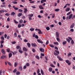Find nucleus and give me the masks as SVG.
<instances>
[{"instance_id": "f257e3e1", "label": "nucleus", "mask_w": 75, "mask_h": 75, "mask_svg": "<svg viewBox=\"0 0 75 75\" xmlns=\"http://www.w3.org/2000/svg\"><path fill=\"white\" fill-rule=\"evenodd\" d=\"M35 30L38 31H39V32H38V34H42V33L41 32V30H40L39 29H37V28L35 29Z\"/></svg>"}, {"instance_id": "f03ea898", "label": "nucleus", "mask_w": 75, "mask_h": 75, "mask_svg": "<svg viewBox=\"0 0 75 75\" xmlns=\"http://www.w3.org/2000/svg\"><path fill=\"white\" fill-rule=\"evenodd\" d=\"M31 45L32 47H35L37 46V44L35 43H32Z\"/></svg>"}, {"instance_id": "7ed1b4c3", "label": "nucleus", "mask_w": 75, "mask_h": 75, "mask_svg": "<svg viewBox=\"0 0 75 75\" xmlns=\"http://www.w3.org/2000/svg\"><path fill=\"white\" fill-rule=\"evenodd\" d=\"M1 52L4 55H5V54H6V51H4V49H1Z\"/></svg>"}, {"instance_id": "20e7f679", "label": "nucleus", "mask_w": 75, "mask_h": 75, "mask_svg": "<svg viewBox=\"0 0 75 75\" xmlns=\"http://www.w3.org/2000/svg\"><path fill=\"white\" fill-rule=\"evenodd\" d=\"M56 38L59 37V33L57 32H56Z\"/></svg>"}, {"instance_id": "39448f33", "label": "nucleus", "mask_w": 75, "mask_h": 75, "mask_svg": "<svg viewBox=\"0 0 75 75\" xmlns=\"http://www.w3.org/2000/svg\"><path fill=\"white\" fill-rule=\"evenodd\" d=\"M57 58L59 59V61H62L63 60V59H62V58H61L59 56H57Z\"/></svg>"}, {"instance_id": "423d86ee", "label": "nucleus", "mask_w": 75, "mask_h": 75, "mask_svg": "<svg viewBox=\"0 0 75 75\" xmlns=\"http://www.w3.org/2000/svg\"><path fill=\"white\" fill-rule=\"evenodd\" d=\"M74 26H75V23H73L71 24V25L70 28H73V27H74Z\"/></svg>"}, {"instance_id": "0eeeda50", "label": "nucleus", "mask_w": 75, "mask_h": 75, "mask_svg": "<svg viewBox=\"0 0 75 75\" xmlns=\"http://www.w3.org/2000/svg\"><path fill=\"white\" fill-rule=\"evenodd\" d=\"M13 7L15 10H18V8L16 7L15 6H13Z\"/></svg>"}, {"instance_id": "6e6552de", "label": "nucleus", "mask_w": 75, "mask_h": 75, "mask_svg": "<svg viewBox=\"0 0 75 75\" xmlns=\"http://www.w3.org/2000/svg\"><path fill=\"white\" fill-rule=\"evenodd\" d=\"M37 41L39 43H41V44H43V42L42 41H41L39 39H38Z\"/></svg>"}, {"instance_id": "1a4fd4ad", "label": "nucleus", "mask_w": 75, "mask_h": 75, "mask_svg": "<svg viewBox=\"0 0 75 75\" xmlns=\"http://www.w3.org/2000/svg\"><path fill=\"white\" fill-rule=\"evenodd\" d=\"M23 51H24L25 52L27 51L28 50L25 47H24L23 48Z\"/></svg>"}, {"instance_id": "9d476101", "label": "nucleus", "mask_w": 75, "mask_h": 75, "mask_svg": "<svg viewBox=\"0 0 75 75\" xmlns=\"http://www.w3.org/2000/svg\"><path fill=\"white\" fill-rule=\"evenodd\" d=\"M27 45L28 48H30V47H31V44H30V43H27Z\"/></svg>"}, {"instance_id": "9b49d317", "label": "nucleus", "mask_w": 75, "mask_h": 75, "mask_svg": "<svg viewBox=\"0 0 75 75\" xmlns=\"http://www.w3.org/2000/svg\"><path fill=\"white\" fill-rule=\"evenodd\" d=\"M24 13H25V14H26V13L27 12V9L26 8H25L24 9Z\"/></svg>"}, {"instance_id": "f8f14e48", "label": "nucleus", "mask_w": 75, "mask_h": 75, "mask_svg": "<svg viewBox=\"0 0 75 75\" xmlns=\"http://www.w3.org/2000/svg\"><path fill=\"white\" fill-rule=\"evenodd\" d=\"M39 7L40 9H41L42 10L44 9V8L42 7V5H40L39 6Z\"/></svg>"}, {"instance_id": "ddd939ff", "label": "nucleus", "mask_w": 75, "mask_h": 75, "mask_svg": "<svg viewBox=\"0 0 75 75\" xmlns=\"http://www.w3.org/2000/svg\"><path fill=\"white\" fill-rule=\"evenodd\" d=\"M5 58H7V57L5 55H2L1 57V58H2V59H4Z\"/></svg>"}, {"instance_id": "4468645a", "label": "nucleus", "mask_w": 75, "mask_h": 75, "mask_svg": "<svg viewBox=\"0 0 75 75\" xmlns=\"http://www.w3.org/2000/svg\"><path fill=\"white\" fill-rule=\"evenodd\" d=\"M72 14H71L69 17V20H70L71 19V18H72Z\"/></svg>"}, {"instance_id": "2eb2a0df", "label": "nucleus", "mask_w": 75, "mask_h": 75, "mask_svg": "<svg viewBox=\"0 0 75 75\" xmlns=\"http://www.w3.org/2000/svg\"><path fill=\"white\" fill-rule=\"evenodd\" d=\"M52 71V67H50L49 68V71L50 72H51Z\"/></svg>"}, {"instance_id": "dca6fc26", "label": "nucleus", "mask_w": 75, "mask_h": 75, "mask_svg": "<svg viewBox=\"0 0 75 75\" xmlns=\"http://www.w3.org/2000/svg\"><path fill=\"white\" fill-rule=\"evenodd\" d=\"M46 0H41L40 1L41 3H43L44 2H46Z\"/></svg>"}, {"instance_id": "f3484780", "label": "nucleus", "mask_w": 75, "mask_h": 75, "mask_svg": "<svg viewBox=\"0 0 75 75\" xmlns=\"http://www.w3.org/2000/svg\"><path fill=\"white\" fill-rule=\"evenodd\" d=\"M70 10V8H67V9L66 10V11H67V12L68 11H69Z\"/></svg>"}, {"instance_id": "a211bd4d", "label": "nucleus", "mask_w": 75, "mask_h": 75, "mask_svg": "<svg viewBox=\"0 0 75 75\" xmlns=\"http://www.w3.org/2000/svg\"><path fill=\"white\" fill-rule=\"evenodd\" d=\"M18 65V63L17 62H15L14 63V67H17V65Z\"/></svg>"}, {"instance_id": "6ab92c4d", "label": "nucleus", "mask_w": 75, "mask_h": 75, "mask_svg": "<svg viewBox=\"0 0 75 75\" xmlns=\"http://www.w3.org/2000/svg\"><path fill=\"white\" fill-rule=\"evenodd\" d=\"M54 44V45H58L59 44L58 43V42H54L53 43Z\"/></svg>"}, {"instance_id": "aec40b11", "label": "nucleus", "mask_w": 75, "mask_h": 75, "mask_svg": "<svg viewBox=\"0 0 75 75\" xmlns=\"http://www.w3.org/2000/svg\"><path fill=\"white\" fill-rule=\"evenodd\" d=\"M40 71L41 74L43 75H44V71H43V70H42V69H41Z\"/></svg>"}, {"instance_id": "412c9836", "label": "nucleus", "mask_w": 75, "mask_h": 75, "mask_svg": "<svg viewBox=\"0 0 75 75\" xmlns=\"http://www.w3.org/2000/svg\"><path fill=\"white\" fill-rule=\"evenodd\" d=\"M71 44H72V45H74V41L73 40H72L71 41Z\"/></svg>"}, {"instance_id": "4be33fe9", "label": "nucleus", "mask_w": 75, "mask_h": 75, "mask_svg": "<svg viewBox=\"0 0 75 75\" xmlns=\"http://www.w3.org/2000/svg\"><path fill=\"white\" fill-rule=\"evenodd\" d=\"M67 41H65L64 42H63V45H65L66 44H67Z\"/></svg>"}, {"instance_id": "5701e85b", "label": "nucleus", "mask_w": 75, "mask_h": 75, "mask_svg": "<svg viewBox=\"0 0 75 75\" xmlns=\"http://www.w3.org/2000/svg\"><path fill=\"white\" fill-rule=\"evenodd\" d=\"M72 55V53H68L67 55V57H69V56H71Z\"/></svg>"}, {"instance_id": "b1692460", "label": "nucleus", "mask_w": 75, "mask_h": 75, "mask_svg": "<svg viewBox=\"0 0 75 75\" xmlns=\"http://www.w3.org/2000/svg\"><path fill=\"white\" fill-rule=\"evenodd\" d=\"M22 13H19L18 14V17H20V16H22Z\"/></svg>"}, {"instance_id": "393cba45", "label": "nucleus", "mask_w": 75, "mask_h": 75, "mask_svg": "<svg viewBox=\"0 0 75 75\" xmlns=\"http://www.w3.org/2000/svg\"><path fill=\"white\" fill-rule=\"evenodd\" d=\"M11 52L12 53L13 55H16V53H17V52Z\"/></svg>"}, {"instance_id": "a878e982", "label": "nucleus", "mask_w": 75, "mask_h": 75, "mask_svg": "<svg viewBox=\"0 0 75 75\" xmlns=\"http://www.w3.org/2000/svg\"><path fill=\"white\" fill-rule=\"evenodd\" d=\"M1 7H6V6L4 5H2L1 6Z\"/></svg>"}, {"instance_id": "bb28decb", "label": "nucleus", "mask_w": 75, "mask_h": 75, "mask_svg": "<svg viewBox=\"0 0 75 75\" xmlns=\"http://www.w3.org/2000/svg\"><path fill=\"white\" fill-rule=\"evenodd\" d=\"M12 56V54L11 53H10L8 55L9 58H10Z\"/></svg>"}, {"instance_id": "cd10ccee", "label": "nucleus", "mask_w": 75, "mask_h": 75, "mask_svg": "<svg viewBox=\"0 0 75 75\" xmlns=\"http://www.w3.org/2000/svg\"><path fill=\"white\" fill-rule=\"evenodd\" d=\"M35 57L36 58H37V59H38V60L40 59V57H39V56L36 55L35 56Z\"/></svg>"}, {"instance_id": "c85d7f7f", "label": "nucleus", "mask_w": 75, "mask_h": 75, "mask_svg": "<svg viewBox=\"0 0 75 75\" xmlns=\"http://www.w3.org/2000/svg\"><path fill=\"white\" fill-rule=\"evenodd\" d=\"M13 21L15 24H18V22L16 21L15 19L13 20Z\"/></svg>"}, {"instance_id": "c756f323", "label": "nucleus", "mask_w": 75, "mask_h": 75, "mask_svg": "<svg viewBox=\"0 0 75 75\" xmlns=\"http://www.w3.org/2000/svg\"><path fill=\"white\" fill-rule=\"evenodd\" d=\"M46 28L47 31L49 30L50 29V28L48 27H47Z\"/></svg>"}, {"instance_id": "7c9ffc66", "label": "nucleus", "mask_w": 75, "mask_h": 75, "mask_svg": "<svg viewBox=\"0 0 75 75\" xmlns=\"http://www.w3.org/2000/svg\"><path fill=\"white\" fill-rule=\"evenodd\" d=\"M54 11H59V9H55Z\"/></svg>"}, {"instance_id": "2f4dec72", "label": "nucleus", "mask_w": 75, "mask_h": 75, "mask_svg": "<svg viewBox=\"0 0 75 75\" xmlns=\"http://www.w3.org/2000/svg\"><path fill=\"white\" fill-rule=\"evenodd\" d=\"M50 47H52V48H54V45H51L50 44V45H49Z\"/></svg>"}, {"instance_id": "473e14b6", "label": "nucleus", "mask_w": 75, "mask_h": 75, "mask_svg": "<svg viewBox=\"0 0 75 75\" xmlns=\"http://www.w3.org/2000/svg\"><path fill=\"white\" fill-rule=\"evenodd\" d=\"M66 40L67 41H68V42H70V40L68 38H66Z\"/></svg>"}, {"instance_id": "72a5a7b5", "label": "nucleus", "mask_w": 75, "mask_h": 75, "mask_svg": "<svg viewBox=\"0 0 75 75\" xmlns=\"http://www.w3.org/2000/svg\"><path fill=\"white\" fill-rule=\"evenodd\" d=\"M4 13V11L3 10L0 11V14H1V13Z\"/></svg>"}, {"instance_id": "f704fd0d", "label": "nucleus", "mask_w": 75, "mask_h": 75, "mask_svg": "<svg viewBox=\"0 0 75 75\" xmlns=\"http://www.w3.org/2000/svg\"><path fill=\"white\" fill-rule=\"evenodd\" d=\"M16 71H17V69H15L13 71V73H15V72H16Z\"/></svg>"}, {"instance_id": "c9c22d12", "label": "nucleus", "mask_w": 75, "mask_h": 75, "mask_svg": "<svg viewBox=\"0 0 75 75\" xmlns=\"http://www.w3.org/2000/svg\"><path fill=\"white\" fill-rule=\"evenodd\" d=\"M14 36L15 37H17V33H14Z\"/></svg>"}, {"instance_id": "e433bc0d", "label": "nucleus", "mask_w": 75, "mask_h": 75, "mask_svg": "<svg viewBox=\"0 0 75 75\" xmlns=\"http://www.w3.org/2000/svg\"><path fill=\"white\" fill-rule=\"evenodd\" d=\"M6 51L8 52H10V49L9 48H8L6 49Z\"/></svg>"}, {"instance_id": "4c0bfd02", "label": "nucleus", "mask_w": 75, "mask_h": 75, "mask_svg": "<svg viewBox=\"0 0 75 75\" xmlns=\"http://www.w3.org/2000/svg\"><path fill=\"white\" fill-rule=\"evenodd\" d=\"M33 14L29 15V17H33Z\"/></svg>"}, {"instance_id": "58836bf2", "label": "nucleus", "mask_w": 75, "mask_h": 75, "mask_svg": "<svg viewBox=\"0 0 75 75\" xmlns=\"http://www.w3.org/2000/svg\"><path fill=\"white\" fill-rule=\"evenodd\" d=\"M20 48V46L18 45L16 47V49H17V50H18V49H19Z\"/></svg>"}, {"instance_id": "ea45409f", "label": "nucleus", "mask_w": 75, "mask_h": 75, "mask_svg": "<svg viewBox=\"0 0 75 75\" xmlns=\"http://www.w3.org/2000/svg\"><path fill=\"white\" fill-rule=\"evenodd\" d=\"M55 52H56V53H57V54H59V51L57 50H55Z\"/></svg>"}, {"instance_id": "a19ab883", "label": "nucleus", "mask_w": 75, "mask_h": 75, "mask_svg": "<svg viewBox=\"0 0 75 75\" xmlns=\"http://www.w3.org/2000/svg\"><path fill=\"white\" fill-rule=\"evenodd\" d=\"M23 10H21L20 9H19L18 11L19 12H23Z\"/></svg>"}, {"instance_id": "79ce46f5", "label": "nucleus", "mask_w": 75, "mask_h": 75, "mask_svg": "<svg viewBox=\"0 0 75 75\" xmlns=\"http://www.w3.org/2000/svg\"><path fill=\"white\" fill-rule=\"evenodd\" d=\"M5 16H10V14L9 13H6L5 14Z\"/></svg>"}, {"instance_id": "37998d69", "label": "nucleus", "mask_w": 75, "mask_h": 75, "mask_svg": "<svg viewBox=\"0 0 75 75\" xmlns=\"http://www.w3.org/2000/svg\"><path fill=\"white\" fill-rule=\"evenodd\" d=\"M66 63H67V64H68V63H69V60H67L66 61Z\"/></svg>"}, {"instance_id": "c03bdc74", "label": "nucleus", "mask_w": 75, "mask_h": 75, "mask_svg": "<svg viewBox=\"0 0 75 75\" xmlns=\"http://www.w3.org/2000/svg\"><path fill=\"white\" fill-rule=\"evenodd\" d=\"M30 31H33L34 30V28H30Z\"/></svg>"}, {"instance_id": "a18cd8bd", "label": "nucleus", "mask_w": 75, "mask_h": 75, "mask_svg": "<svg viewBox=\"0 0 75 75\" xmlns=\"http://www.w3.org/2000/svg\"><path fill=\"white\" fill-rule=\"evenodd\" d=\"M26 65L27 67H29L30 66V64H29V63H27L26 64Z\"/></svg>"}, {"instance_id": "49530a36", "label": "nucleus", "mask_w": 75, "mask_h": 75, "mask_svg": "<svg viewBox=\"0 0 75 75\" xmlns=\"http://www.w3.org/2000/svg\"><path fill=\"white\" fill-rule=\"evenodd\" d=\"M54 55H55L56 56H57L58 55V54H57V53L55 52L54 53Z\"/></svg>"}, {"instance_id": "de8ad7c7", "label": "nucleus", "mask_w": 75, "mask_h": 75, "mask_svg": "<svg viewBox=\"0 0 75 75\" xmlns=\"http://www.w3.org/2000/svg\"><path fill=\"white\" fill-rule=\"evenodd\" d=\"M18 28H20L21 27V24H19L18 25Z\"/></svg>"}, {"instance_id": "09e8293b", "label": "nucleus", "mask_w": 75, "mask_h": 75, "mask_svg": "<svg viewBox=\"0 0 75 75\" xmlns=\"http://www.w3.org/2000/svg\"><path fill=\"white\" fill-rule=\"evenodd\" d=\"M16 75H19V74H20V72L18 71L16 72Z\"/></svg>"}, {"instance_id": "8fccbe9b", "label": "nucleus", "mask_w": 75, "mask_h": 75, "mask_svg": "<svg viewBox=\"0 0 75 75\" xmlns=\"http://www.w3.org/2000/svg\"><path fill=\"white\" fill-rule=\"evenodd\" d=\"M23 20H20V21H19L20 23H23Z\"/></svg>"}, {"instance_id": "3c124183", "label": "nucleus", "mask_w": 75, "mask_h": 75, "mask_svg": "<svg viewBox=\"0 0 75 75\" xmlns=\"http://www.w3.org/2000/svg\"><path fill=\"white\" fill-rule=\"evenodd\" d=\"M49 43V41L47 40L46 43V45H48V44Z\"/></svg>"}, {"instance_id": "603ef678", "label": "nucleus", "mask_w": 75, "mask_h": 75, "mask_svg": "<svg viewBox=\"0 0 75 75\" xmlns=\"http://www.w3.org/2000/svg\"><path fill=\"white\" fill-rule=\"evenodd\" d=\"M11 15H13V16H14L15 15V13L14 12H13L11 13Z\"/></svg>"}, {"instance_id": "864d4df0", "label": "nucleus", "mask_w": 75, "mask_h": 75, "mask_svg": "<svg viewBox=\"0 0 75 75\" xmlns=\"http://www.w3.org/2000/svg\"><path fill=\"white\" fill-rule=\"evenodd\" d=\"M4 43V40H2L0 42L1 44H3Z\"/></svg>"}, {"instance_id": "5fc2aeb1", "label": "nucleus", "mask_w": 75, "mask_h": 75, "mask_svg": "<svg viewBox=\"0 0 75 75\" xmlns=\"http://www.w3.org/2000/svg\"><path fill=\"white\" fill-rule=\"evenodd\" d=\"M56 39L57 41H58V42H59V38H57Z\"/></svg>"}, {"instance_id": "6e6d98bb", "label": "nucleus", "mask_w": 75, "mask_h": 75, "mask_svg": "<svg viewBox=\"0 0 75 75\" xmlns=\"http://www.w3.org/2000/svg\"><path fill=\"white\" fill-rule=\"evenodd\" d=\"M18 38H19L21 40H22V38H21V36L20 35H18Z\"/></svg>"}, {"instance_id": "4d7b16f0", "label": "nucleus", "mask_w": 75, "mask_h": 75, "mask_svg": "<svg viewBox=\"0 0 75 75\" xmlns=\"http://www.w3.org/2000/svg\"><path fill=\"white\" fill-rule=\"evenodd\" d=\"M40 69H38V71H37L38 74H39V73H40Z\"/></svg>"}, {"instance_id": "13d9d810", "label": "nucleus", "mask_w": 75, "mask_h": 75, "mask_svg": "<svg viewBox=\"0 0 75 75\" xmlns=\"http://www.w3.org/2000/svg\"><path fill=\"white\" fill-rule=\"evenodd\" d=\"M50 66H51V67H53V68H54V67H55V66H54L52 64H50Z\"/></svg>"}, {"instance_id": "bf43d9fd", "label": "nucleus", "mask_w": 75, "mask_h": 75, "mask_svg": "<svg viewBox=\"0 0 75 75\" xmlns=\"http://www.w3.org/2000/svg\"><path fill=\"white\" fill-rule=\"evenodd\" d=\"M24 42H28V40H27L26 39H25L24 40Z\"/></svg>"}, {"instance_id": "052dcab7", "label": "nucleus", "mask_w": 75, "mask_h": 75, "mask_svg": "<svg viewBox=\"0 0 75 75\" xmlns=\"http://www.w3.org/2000/svg\"><path fill=\"white\" fill-rule=\"evenodd\" d=\"M35 37L36 39H38V36L37 35H35Z\"/></svg>"}, {"instance_id": "680f3d73", "label": "nucleus", "mask_w": 75, "mask_h": 75, "mask_svg": "<svg viewBox=\"0 0 75 75\" xmlns=\"http://www.w3.org/2000/svg\"><path fill=\"white\" fill-rule=\"evenodd\" d=\"M13 3L14 4H17V2L14 1L13 2Z\"/></svg>"}, {"instance_id": "e2e57ef3", "label": "nucleus", "mask_w": 75, "mask_h": 75, "mask_svg": "<svg viewBox=\"0 0 75 75\" xmlns=\"http://www.w3.org/2000/svg\"><path fill=\"white\" fill-rule=\"evenodd\" d=\"M18 51H19V52H20V53H23V51H22L21 50H19Z\"/></svg>"}, {"instance_id": "0e129e2a", "label": "nucleus", "mask_w": 75, "mask_h": 75, "mask_svg": "<svg viewBox=\"0 0 75 75\" xmlns=\"http://www.w3.org/2000/svg\"><path fill=\"white\" fill-rule=\"evenodd\" d=\"M32 51L33 52H35V50L34 49H32Z\"/></svg>"}, {"instance_id": "69168bd1", "label": "nucleus", "mask_w": 75, "mask_h": 75, "mask_svg": "<svg viewBox=\"0 0 75 75\" xmlns=\"http://www.w3.org/2000/svg\"><path fill=\"white\" fill-rule=\"evenodd\" d=\"M70 13H71V12H69L67 13V16H68V15H69V14H70Z\"/></svg>"}, {"instance_id": "338daca9", "label": "nucleus", "mask_w": 75, "mask_h": 75, "mask_svg": "<svg viewBox=\"0 0 75 75\" xmlns=\"http://www.w3.org/2000/svg\"><path fill=\"white\" fill-rule=\"evenodd\" d=\"M10 18H8L7 19V21H10Z\"/></svg>"}, {"instance_id": "774afa93", "label": "nucleus", "mask_w": 75, "mask_h": 75, "mask_svg": "<svg viewBox=\"0 0 75 75\" xmlns=\"http://www.w3.org/2000/svg\"><path fill=\"white\" fill-rule=\"evenodd\" d=\"M19 69L21 71L22 70V67L21 66L19 67Z\"/></svg>"}]
</instances>
